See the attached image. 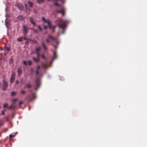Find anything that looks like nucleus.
<instances>
[{
	"instance_id": "obj_1",
	"label": "nucleus",
	"mask_w": 147,
	"mask_h": 147,
	"mask_svg": "<svg viewBox=\"0 0 147 147\" xmlns=\"http://www.w3.org/2000/svg\"><path fill=\"white\" fill-rule=\"evenodd\" d=\"M58 24L57 26L59 28L62 30L61 32L62 34H64L65 32L66 28V24L69 22V21L67 20H64L61 18H59L57 20Z\"/></svg>"
},
{
	"instance_id": "obj_2",
	"label": "nucleus",
	"mask_w": 147,
	"mask_h": 147,
	"mask_svg": "<svg viewBox=\"0 0 147 147\" xmlns=\"http://www.w3.org/2000/svg\"><path fill=\"white\" fill-rule=\"evenodd\" d=\"M48 1H52L54 5L57 7H61V4H63L65 2V0H47Z\"/></svg>"
},
{
	"instance_id": "obj_3",
	"label": "nucleus",
	"mask_w": 147,
	"mask_h": 147,
	"mask_svg": "<svg viewBox=\"0 0 147 147\" xmlns=\"http://www.w3.org/2000/svg\"><path fill=\"white\" fill-rule=\"evenodd\" d=\"M42 20L45 23H47L49 27V28L50 29H52V32L54 33L55 32V29L56 28V26H52L51 21L48 20H46L44 17H42Z\"/></svg>"
},
{
	"instance_id": "obj_4",
	"label": "nucleus",
	"mask_w": 147,
	"mask_h": 147,
	"mask_svg": "<svg viewBox=\"0 0 147 147\" xmlns=\"http://www.w3.org/2000/svg\"><path fill=\"white\" fill-rule=\"evenodd\" d=\"M35 82L36 85L35 86L34 89L35 90H37L40 86L41 82L40 78L36 76Z\"/></svg>"
},
{
	"instance_id": "obj_5",
	"label": "nucleus",
	"mask_w": 147,
	"mask_h": 147,
	"mask_svg": "<svg viewBox=\"0 0 147 147\" xmlns=\"http://www.w3.org/2000/svg\"><path fill=\"white\" fill-rule=\"evenodd\" d=\"M15 74L14 72H12L11 76L10 82L11 83H12L15 80Z\"/></svg>"
},
{
	"instance_id": "obj_6",
	"label": "nucleus",
	"mask_w": 147,
	"mask_h": 147,
	"mask_svg": "<svg viewBox=\"0 0 147 147\" xmlns=\"http://www.w3.org/2000/svg\"><path fill=\"white\" fill-rule=\"evenodd\" d=\"M23 64L25 65H30L32 64V62L31 61H23Z\"/></svg>"
},
{
	"instance_id": "obj_7",
	"label": "nucleus",
	"mask_w": 147,
	"mask_h": 147,
	"mask_svg": "<svg viewBox=\"0 0 147 147\" xmlns=\"http://www.w3.org/2000/svg\"><path fill=\"white\" fill-rule=\"evenodd\" d=\"M23 33L24 35H25L27 33V32L28 30L27 28L25 26H23Z\"/></svg>"
},
{
	"instance_id": "obj_8",
	"label": "nucleus",
	"mask_w": 147,
	"mask_h": 147,
	"mask_svg": "<svg viewBox=\"0 0 147 147\" xmlns=\"http://www.w3.org/2000/svg\"><path fill=\"white\" fill-rule=\"evenodd\" d=\"M48 37L49 38L52 39L53 40L56 42L57 43H58V39L57 37H53L50 35H48Z\"/></svg>"
},
{
	"instance_id": "obj_9",
	"label": "nucleus",
	"mask_w": 147,
	"mask_h": 147,
	"mask_svg": "<svg viewBox=\"0 0 147 147\" xmlns=\"http://www.w3.org/2000/svg\"><path fill=\"white\" fill-rule=\"evenodd\" d=\"M53 57H52V61L50 62L51 63L53 60L57 58V55L56 53V51H55L53 52Z\"/></svg>"
},
{
	"instance_id": "obj_10",
	"label": "nucleus",
	"mask_w": 147,
	"mask_h": 147,
	"mask_svg": "<svg viewBox=\"0 0 147 147\" xmlns=\"http://www.w3.org/2000/svg\"><path fill=\"white\" fill-rule=\"evenodd\" d=\"M30 20L31 23L34 26H36V24L35 22L32 18H30Z\"/></svg>"
},
{
	"instance_id": "obj_11",
	"label": "nucleus",
	"mask_w": 147,
	"mask_h": 147,
	"mask_svg": "<svg viewBox=\"0 0 147 147\" xmlns=\"http://www.w3.org/2000/svg\"><path fill=\"white\" fill-rule=\"evenodd\" d=\"M18 76L20 77L22 73V70L21 68H19L17 70Z\"/></svg>"
},
{
	"instance_id": "obj_12",
	"label": "nucleus",
	"mask_w": 147,
	"mask_h": 147,
	"mask_svg": "<svg viewBox=\"0 0 147 147\" xmlns=\"http://www.w3.org/2000/svg\"><path fill=\"white\" fill-rule=\"evenodd\" d=\"M32 59L33 60V61L36 63H38L40 61V59L39 58H36L34 57H32Z\"/></svg>"
},
{
	"instance_id": "obj_13",
	"label": "nucleus",
	"mask_w": 147,
	"mask_h": 147,
	"mask_svg": "<svg viewBox=\"0 0 147 147\" xmlns=\"http://www.w3.org/2000/svg\"><path fill=\"white\" fill-rule=\"evenodd\" d=\"M41 65L42 66L44 69L47 68L48 67V65L46 63H42Z\"/></svg>"
},
{
	"instance_id": "obj_14",
	"label": "nucleus",
	"mask_w": 147,
	"mask_h": 147,
	"mask_svg": "<svg viewBox=\"0 0 147 147\" xmlns=\"http://www.w3.org/2000/svg\"><path fill=\"white\" fill-rule=\"evenodd\" d=\"M42 45L43 46V47L45 50L46 51H47V47L46 45L45 44L44 42H42Z\"/></svg>"
},
{
	"instance_id": "obj_15",
	"label": "nucleus",
	"mask_w": 147,
	"mask_h": 147,
	"mask_svg": "<svg viewBox=\"0 0 147 147\" xmlns=\"http://www.w3.org/2000/svg\"><path fill=\"white\" fill-rule=\"evenodd\" d=\"M31 86H32L31 84L30 83H28L27 84L24 88H31Z\"/></svg>"
},
{
	"instance_id": "obj_16",
	"label": "nucleus",
	"mask_w": 147,
	"mask_h": 147,
	"mask_svg": "<svg viewBox=\"0 0 147 147\" xmlns=\"http://www.w3.org/2000/svg\"><path fill=\"white\" fill-rule=\"evenodd\" d=\"M58 12L61 13L63 16H64L65 14V12L64 11V10H61L60 11H59Z\"/></svg>"
},
{
	"instance_id": "obj_17",
	"label": "nucleus",
	"mask_w": 147,
	"mask_h": 147,
	"mask_svg": "<svg viewBox=\"0 0 147 147\" xmlns=\"http://www.w3.org/2000/svg\"><path fill=\"white\" fill-rule=\"evenodd\" d=\"M41 49V48L40 47H38L36 48V53H39Z\"/></svg>"
},
{
	"instance_id": "obj_18",
	"label": "nucleus",
	"mask_w": 147,
	"mask_h": 147,
	"mask_svg": "<svg viewBox=\"0 0 147 147\" xmlns=\"http://www.w3.org/2000/svg\"><path fill=\"white\" fill-rule=\"evenodd\" d=\"M26 99L28 100L29 101H30L32 100V99L30 97V95H28L26 98Z\"/></svg>"
},
{
	"instance_id": "obj_19",
	"label": "nucleus",
	"mask_w": 147,
	"mask_h": 147,
	"mask_svg": "<svg viewBox=\"0 0 147 147\" xmlns=\"http://www.w3.org/2000/svg\"><path fill=\"white\" fill-rule=\"evenodd\" d=\"M18 18L20 21H23L24 19L23 17L21 16H18Z\"/></svg>"
},
{
	"instance_id": "obj_20",
	"label": "nucleus",
	"mask_w": 147,
	"mask_h": 147,
	"mask_svg": "<svg viewBox=\"0 0 147 147\" xmlns=\"http://www.w3.org/2000/svg\"><path fill=\"white\" fill-rule=\"evenodd\" d=\"M28 4L30 7H32L33 4L32 2L30 1H28Z\"/></svg>"
},
{
	"instance_id": "obj_21",
	"label": "nucleus",
	"mask_w": 147,
	"mask_h": 147,
	"mask_svg": "<svg viewBox=\"0 0 147 147\" xmlns=\"http://www.w3.org/2000/svg\"><path fill=\"white\" fill-rule=\"evenodd\" d=\"M19 9H21L22 8V6L20 4H18L17 5Z\"/></svg>"
},
{
	"instance_id": "obj_22",
	"label": "nucleus",
	"mask_w": 147,
	"mask_h": 147,
	"mask_svg": "<svg viewBox=\"0 0 147 147\" xmlns=\"http://www.w3.org/2000/svg\"><path fill=\"white\" fill-rule=\"evenodd\" d=\"M5 49L8 51H9L10 50V47H7L6 46H5Z\"/></svg>"
},
{
	"instance_id": "obj_23",
	"label": "nucleus",
	"mask_w": 147,
	"mask_h": 147,
	"mask_svg": "<svg viewBox=\"0 0 147 147\" xmlns=\"http://www.w3.org/2000/svg\"><path fill=\"white\" fill-rule=\"evenodd\" d=\"M32 99H34L36 98V94L35 93H32Z\"/></svg>"
},
{
	"instance_id": "obj_24",
	"label": "nucleus",
	"mask_w": 147,
	"mask_h": 147,
	"mask_svg": "<svg viewBox=\"0 0 147 147\" xmlns=\"http://www.w3.org/2000/svg\"><path fill=\"white\" fill-rule=\"evenodd\" d=\"M44 0H37V2L39 4H41L43 2Z\"/></svg>"
},
{
	"instance_id": "obj_25",
	"label": "nucleus",
	"mask_w": 147,
	"mask_h": 147,
	"mask_svg": "<svg viewBox=\"0 0 147 147\" xmlns=\"http://www.w3.org/2000/svg\"><path fill=\"white\" fill-rule=\"evenodd\" d=\"M5 25L8 28L9 26V23L8 22H7L6 21H5Z\"/></svg>"
},
{
	"instance_id": "obj_26",
	"label": "nucleus",
	"mask_w": 147,
	"mask_h": 147,
	"mask_svg": "<svg viewBox=\"0 0 147 147\" xmlns=\"http://www.w3.org/2000/svg\"><path fill=\"white\" fill-rule=\"evenodd\" d=\"M16 92L13 91L11 93V95L12 96H13L16 95Z\"/></svg>"
},
{
	"instance_id": "obj_27",
	"label": "nucleus",
	"mask_w": 147,
	"mask_h": 147,
	"mask_svg": "<svg viewBox=\"0 0 147 147\" xmlns=\"http://www.w3.org/2000/svg\"><path fill=\"white\" fill-rule=\"evenodd\" d=\"M18 41L20 42H22L23 41V38L22 37L20 38L17 39Z\"/></svg>"
},
{
	"instance_id": "obj_28",
	"label": "nucleus",
	"mask_w": 147,
	"mask_h": 147,
	"mask_svg": "<svg viewBox=\"0 0 147 147\" xmlns=\"http://www.w3.org/2000/svg\"><path fill=\"white\" fill-rule=\"evenodd\" d=\"M7 103H6L5 104H3V107L4 108H6L7 107Z\"/></svg>"
},
{
	"instance_id": "obj_29",
	"label": "nucleus",
	"mask_w": 147,
	"mask_h": 147,
	"mask_svg": "<svg viewBox=\"0 0 147 147\" xmlns=\"http://www.w3.org/2000/svg\"><path fill=\"white\" fill-rule=\"evenodd\" d=\"M25 91L24 90H21L20 91V93L22 94H24L25 93Z\"/></svg>"
},
{
	"instance_id": "obj_30",
	"label": "nucleus",
	"mask_w": 147,
	"mask_h": 147,
	"mask_svg": "<svg viewBox=\"0 0 147 147\" xmlns=\"http://www.w3.org/2000/svg\"><path fill=\"white\" fill-rule=\"evenodd\" d=\"M13 107H14L13 105H11L9 107L8 109H12Z\"/></svg>"
},
{
	"instance_id": "obj_31",
	"label": "nucleus",
	"mask_w": 147,
	"mask_h": 147,
	"mask_svg": "<svg viewBox=\"0 0 147 147\" xmlns=\"http://www.w3.org/2000/svg\"><path fill=\"white\" fill-rule=\"evenodd\" d=\"M33 32H34V33H36V34H37L38 33V31L37 30H35L34 29L33 30Z\"/></svg>"
},
{
	"instance_id": "obj_32",
	"label": "nucleus",
	"mask_w": 147,
	"mask_h": 147,
	"mask_svg": "<svg viewBox=\"0 0 147 147\" xmlns=\"http://www.w3.org/2000/svg\"><path fill=\"white\" fill-rule=\"evenodd\" d=\"M13 59L12 58H11L9 60V63H11L13 62Z\"/></svg>"
},
{
	"instance_id": "obj_33",
	"label": "nucleus",
	"mask_w": 147,
	"mask_h": 147,
	"mask_svg": "<svg viewBox=\"0 0 147 147\" xmlns=\"http://www.w3.org/2000/svg\"><path fill=\"white\" fill-rule=\"evenodd\" d=\"M36 53V54L37 55V58H39V57L40 55L39 53Z\"/></svg>"
},
{
	"instance_id": "obj_34",
	"label": "nucleus",
	"mask_w": 147,
	"mask_h": 147,
	"mask_svg": "<svg viewBox=\"0 0 147 147\" xmlns=\"http://www.w3.org/2000/svg\"><path fill=\"white\" fill-rule=\"evenodd\" d=\"M40 68V66H38L37 67V68L36 70H38V71H39Z\"/></svg>"
},
{
	"instance_id": "obj_35",
	"label": "nucleus",
	"mask_w": 147,
	"mask_h": 147,
	"mask_svg": "<svg viewBox=\"0 0 147 147\" xmlns=\"http://www.w3.org/2000/svg\"><path fill=\"white\" fill-rule=\"evenodd\" d=\"M17 101V99H13L12 100V101L13 102L15 103Z\"/></svg>"
},
{
	"instance_id": "obj_36",
	"label": "nucleus",
	"mask_w": 147,
	"mask_h": 147,
	"mask_svg": "<svg viewBox=\"0 0 147 147\" xmlns=\"http://www.w3.org/2000/svg\"><path fill=\"white\" fill-rule=\"evenodd\" d=\"M9 137L10 138H11L13 137V136L12 134H10L9 135Z\"/></svg>"
},
{
	"instance_id": "obj_37",
	"label": "nucleus",
	"mask_w": 147,
	"mask_h": 147,
	"mask_svg": "<svg viewBox=\"0 0 147 147\" xmlns=\"http://www.w3.org/2000/svg\"><path fill=\"white\" fill-rule=\"evenodd\" d=\"M38 28L40 31H41L42 30V29L41 28L40 26H38Z\"/></svg>"
},
{
	"instance_id": "obj_38",
	"label": "nucleus",
	"mask_w": 147,
	"mask_h": 147,
	"mask_svg": "<svg viewBox=\"0 0 147 147\" xmlns=\"http://www.w3.org/2000/svg\"><path fill=\"white\" fill-rule=\"evenodd\" d=\"M42 58L43 59H45L46 58L44 56V55L43 54H42Z\"/></svg>"
},
{
	"instance_id": "obj_39",
	"label": "nucleus",
	"mask_w": 147,
	"mask_h": 147,
	"mask_svg": "<svg viewBox=\"0 0 147 147\" xmlns=\"http://www.w3.org/2000/svg\"><path fill=\"white\" fill-rule=\"evenodd\" d=\"M19 81L18 80H17L16 81V84H18L19 83Z\"/></svg>"
},
{
	"instance_id": "obj_40",
	"label": "nucleus",
	"mask_w": 147,
	"mask_h": 147,
	"mask_svg": "<svg viewBox=\"0 0 147 147\" xmlns=\"http://www.w3.org/2000/svg\"><path fill=\"white\" fill-rule=\"evenodd\" d=\"M36 74L38 75L39 74V71H38V70H36Z\"/></svg>"
},
{
	"instance_id": "obj_41",
	"label": "nucleus",
	"mask_w": 147,
	"mask_h": 147,
	"mask_svg": "<svg viewBox=\"0 0 147 147\" xmlns=\"http://www.w3.org/2000/svg\"><path fill=\"white\" fill-rule=\"evenodd\" d=\"M5 111V110L4 111H2V113H1V114L2 115H4L5 114V113H4V112Z\"/></svg>"
},
{
	"instance_id": "obj_42",
	"label": "nucleus",
	"mask_w": 147,
	"mask_h": 147,
	"mask_svg": "<svg viewBox=\"0 0 147 147\" xmlns=\"http://www.w3.org/2000/svg\"><path fill=\"white\" fill-rule=\"evenodd\" d=\"M47 28V26L45 25H44V29H46Z\"/></svg>"
},
{
	"instance_id": "obj_43",
	"label": "nucleus",
	"mask_w": 147,
	"mask_h": 147,
	"mask_svg": "<svg viewBox=\"0 0 147 147\" xmlns=\"http://www.w3.org/2000/svg\"><path fill=\"white\" fill-rule=\"evenodd\" d=\"M23 102H20L19 103V105L20 106H21V105L23 103Z\"/></svg>"
},
{
	"instance_id": "obj_44",
	"label": "nucleus",
	"mask_w": 147,
	"mask_h": 147,
	"mask_svg": "<svg viewBox=\"0 0 147 147\" xmlns=\"http://www.w3.org/2000/svg\"><path fill=\"white\" fill-rule=\"evenodd\" d=\"M46 41L47 43H49V40L48 39H46Z\"/></svg>"
},
{
	"instance_id": "obj_45",
	"label": "nucleus",
	"mask_w": 147,
	"mask_h": 147,
	"mask_svg": "<svg viewBox=\"0 0 147 147\" xmlns=\"http://www.w3.org/2000/svg\"><path fill=\"white\" fill-rule=\"evenodd\" d=\"M33 42L34 43H37V41L36 40H35L34 41H33Z\"/></svg>"
},
{
	"instance_id": "obj_46",
	"label": "nucleus",
	"mask_w": 147,
	"mask_h": 147,
	"mask_svg": "<svg viewBox=\"0 0 147 147\" xmlns=\"http://www.w3.org/2000/svg\"><path fill=\"white\" fill-rule=\"evenodd\" d=\"M23 39H24V40H27V39L26 38V37H24L23 38Z\"/></svg>"
},
{
	"instance_id": "obj_47",
	"label": "nucleus",
	"mask_w": 147,
	"mask_h": 147,
	"mask_svg": "<svg viewBox=\"0 0 147 147\" xmlns=\"http://www.w3.org/2000/svg\"><path fill=\"white\" fill-rule=\"evenodd\" d=\"M29 92H32V90H30L29 91Z\"/></svg>"
},
{
	"instance_id": "obj_48",
	"label": "nucleus",
	"mask_w": 147,
	"mask_h": 147,
	"mask_svg": "<svg viewBox=\"0 0 147 147\" xmlns=\"http://www.w3.org/2000/svg\"><path fill=\"white\" fill-rule=\"evenodd\" d=\"M55 48H56V46H55Z\"/></svg>"
},
{
	"instance_id": "obj_49",
	"label": "nucleus",
	"mask_w": 147,
	"mask_h": 147,
	"mask_svg": "<svg viewBox=\"0 0 147 147\" xmlns=\"http://www.w3.org/2000/svg\"><path fill=\"white\" fill-rule=\"evenodd\" d=\"M47 32H45V34H47Z\"/></svg>"
},
{
	"instance_id": "obj_50",
	"label": "nucleus",
	"mask_w": 147,
	"mask_h": 147,
	"mask_svg": "<svg viewBox=\"0 0 147 147\" xmlns=\"http://www.w3.org/2000/svg\"><path fill=\"white\" fill-rule=\"evenodd\" d=\"M6 11H7V9H6Z\"/></svg>"
}]
</instances>
